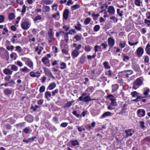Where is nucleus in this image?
Segmentation results:
<instances>
[{
	"label": "nucleus",
	"mask_w": 150,
	"mask_h": 150,
	"mask_svg": "<svg viewBox=\"0 0 150 150\" xmlns=\"http://www.w3.org/2000/svg\"><path fill=\"white\" fill-rule=\"evenodd\" d=\"M21 27L24 30H27L30 27L29 23L27 21L23 22L21 24Z\"/></svg>",
	"instance_id": "obj_1"
},
{
	"label": "nucleus",
	"mask_w": 150,
	"mask_h": 150,
	"mask_svg": "<svg viewBox=\"0 0 150 150\" xmlns=\"http://www.w3.org/2000/svg\"><path fill=\"white\" fill-rule=\"evenodd\" d=\"M144 52V50L142 47H139L137 51V55L139 57H141L142 55Z\"/></svg>",
	"instance_id": "obj_2"
},
{
	"label": "nucleus",
	"mask_w": 150,
	"mask_h": 150,
	"mask_svg": "<svg viewBox=\"0 0 150 150\" xmlns=\"http://www.w3.org/2000/svg\"><path fill=\"white\" fill-rule=\"evenodd\" d=\"M44 69L45 74L48 76V77H51L52 78L54 79V77L52 75L50 70L47 69L45 68H43Z\"/></svg>",
	"instance_id": "obj_3"
},
{
	"label": "nucleus",
	"mask_w": 150,
	"mask_h": 150,
	"mask_svg": "<svg viewBox=\"0 0 150 150\" xmlns=\"http://www.w3.org/2000/svg\"><path fill=\"white\" fill-rule=\"evenodd\" d=\"M69 13V10H65L63 14V17L65 20H67V19Z\"/></svg>",
	"instance_id": "obj_4"
},
{
	"label": "nucleus",
	"mask_w": 150,
	"mask_h": 150,
	"mask_svg": "<svg viewBox=\"0 0 150 150\" xmlns=\"http://www.w3.org/2000/svg\"><path fill=\"white\" fill-rule=\"evenodd\" d=\"M108 44L109 46L110 47H112L114 43V40L113 38H110L108 39Z\"/></svg>",
	"instance_id": "obj_5"
},
{
	"label": "nucleus",
	"mask_w": 150,
	"mask_h": 150,
	"mask_svg": "<svg viewBox=\"0 0 150 150\" xmlns=\"http://www.w3.org/2000/svg\"><path fill=\"white\" fill-rule=\"evenodd\" d=\"M137 114L138 116L140 115L142 116H144L145 115V111L143 109H139L137 110Z\"/></svg>",
	"instance_id": "obj_6"
},
{
	"label": "nucleus",
	"mask_w": 150,
	"mask_h": 150,
	"mask_svg": "<svg viewBox=\"0 0 150 150\" xmlns=\"http://www.w3.org/2000/svg\"><path fill=\"white\" fill-rule=\"evenodd\" d=\"M142 82L140 78H138L134 82V84L137 86H139L142 84Z\"/></svg>",
	"instance_id": "obj_7"
},
{
	"label": "nucleus",
	"mask_w": 150,
	"mask_h": 150,
	"mask_svg": "<svg viewBox=\"0 0 150 150\" xmlns=\"http://www.w3.org/2000/svg\"><path fill=\"white\" fill-rule=\"evenodd\" d=\"M25 119L29 122H32L33 121V117L31 115H30L26 116L25 117Z\"/></svg>",
	"instance_id": "obj_8"
},
{
	"label": "nucleus",
	"mask_w": 150,
	"mask_h": 150,
	"mask_svg": "<svg viewBox=\"0 0 150 150\" xmlns=\"http://www.w3.org/2000/svg\"><path fill=\"white\" fill-rule=\"evenodd\" d=\"M4 73L6 75H11L12 74V71L8 69H5L3 71Z\"/></svg>",
	"instance_id": "obj_9"
},
{
	"label": "nucleus",
	"mask_w": 150,
	"mask_h": 150,
	"mask_svg": "<svg viewBox=\"0 0 150 150\" xmlns=\"http://www.w3.org/2000/svg\"><path fill=\"white\" fill-rule=\"evenodd\" d=\"M84 99V101L85 102H87L88 101H91L92 100H96L95 99H91L90 98V97L89 96H87L83 98Z\"/></svg>",
	"instance_id": "obj_10"
},
{
	"label": "nucleus",
	"mask_w": 150,
	"mask_h": 150,
	"mask_svg": "<svg viewBox=\"0 0 150 150\" xmlns=\"http://www.w3.org/2000/svg\"><path fill=\"white\" fill-rule=\"evenodd\" d=\"M56 85L54 83H52L50 84L48 87V89L50 90H52L55 87Z\"/></svg>",
	"instance_id": "obj_11"
},
{
	"label": "nucleus",
	"mask_w": 150,
	"mask_h": 150,
	"mask_svg": "<svg viewBox=\"0 0 150 150\" xmlns=\"http://www.w3.org/2000/svg\"><path fill=\"white\" fill-rule=\"evenodd\" d=\"M68 34H70L71 35L72 34V33L71 32H70V30L69 31V32L66 33H65V35H64V38H65V37H66L67 38H66L65 39V40L66 42H67L68 41Z\"/></svg>",
	"instance_id": "obj_12"
},
{
	"label": "nucleus",
	"mask_w": 150,
	"mask_h": 150,
	"mask_svg": "<svg viewBox=\"0 0 150 150\" xmlns=\"http://www.w3.org/2000/svg\"><path fill=\"white\" fill-rule=\"evenodd\" d=\"M50 30L48 32V35L50 38L52 39L53 36V34L52 33V28H50Z\"/></svg>",
	"instance_id": "obj_13"
},
{
	"label": "nucleus",
	"mask_w": 150,
	"mask_h": 150,
	"mask_svg": "<svg viewBox=\"0 0 150 150\" xmlns=\"http://www.w3.org/2000/svg\"><path fill=\"white\" fill-rule=\"evenodd\" d=\"M126 72H130V74H128L126 75V78L128 77H129V75H130L131 74H132L133 73V71L131 70H125L124 71H122V72H124L126 73Z\"/></svg>",
	"instance_id": "obj_14"
},
{
	"label": "nucleus",
	"mask_w": 150,
	"mask_h": 150,
	"mask_svg": "<svg viewBox=\"0 0 150 150\" xmlns=\"http://www.w3.org/2000/svg\"><path fill=\"white\" fill-rule=\"evenodd\" d=\"M72 54L74 56L76 57L78 55L79 52L78 51L75 50L73 51Z\"/></svg>",
	"instance_id": "obj_15"
},
{
	"label": "nucleus",
	"mask_w": 150,
	"mask_h": 150,
	"mask_svg": "<svg viewBox=\"0 0 150 150\" xmlns=\"http://www.w3.org/2000/svg\"><path fill=\"white\" fill-rule=\"evenodd\" d=\"M4 93L6 95L10 94L11 93V91L8 89H5L4 91Z\"/></svg>",
	"instance_id": "obj_16"
},
{
	"label": "nucleus",
	"mask_w": 150,
	"mask_h": 150,
	"mask_svg": "<svg viewBox=\"0 0 150 150\" xmlns=\"http://www.w3.org/2000/svg\"><path fill=\"white\" fill-rule=\"evenodd\" d=\"M111 115V113L109 112H105L102 115V117H105L106 116H110Z\"/></svg>",
	"instance_id": "obj_17"
},
{
	"label": "nucleus",
	"mask_w": 150,
	"mask_h": 150,
	"mask_svg": "<svg viewBox=\"0 0 150 150\" xmlns=\"http://www.w3.org/2000/svg\"><path fill=\"white\" fill-rule=\"evenodd\" d=\"M15 17V15L13 13H10L8 15V18L10 20L13 19Z\"/></svg>",
	"instance_id": "obj_18"
},
{
	"label": "nucleus",
	"mask_w": 150,
	"mask_h": 150,
	"mask_svg": "<svg viewBox=\"0 0 150 150\" xmlns=\"http://www.w3.org/2000/svg\"><path fill=\"white\" fill-rule=\"evenodd\" d=\"M80 7V5L78 4H75L71 7V9H76L79 8Z\"/></svg>",
	"instance_id": "obj_19"
},
{
	"label": "nucleus",
	"mask_w": 150,
	"mask_h": 150,
	"mask_svg": "<svg viewBox=\"0 0 150 150\" xmlns=\"http://www.w3.org/2000/svg\"><path fill=\"white\" fill-rule=\"evenodd\" d=\"M71 144L74 146L79 144V143L78 141L76 140H72L71 141Z\"/></svg>",
	"instance_id": "obj_20"
},
{
	"label": "nucleus",
	"mask_w": 150,
	"mask_h": 150,
	"mask_svg": "<svg viewBox=\"0 0 150 150\" xmlns=\"http://www.w3.org/2000/svg\"><path fill=\"white\" fill-rule=\"evenodd\" d=\"M91 19L90 18H86L84 21V23L85 25L88 24L90 22Z\"/></svg>",
	"instance_id": "obj_21"
},
{
	"label": "nucleus",
	"mask_w": 150,
	"mask_h": 150,
	"mask_svg": "<svg viewBox=\"0 0 150 150\" xmlns=\"http://www.w3.org/2000/svg\"><path fill=\"white\" fill-rule=\"evenodd\" d=\"M11 69L12 70L16 71L18 70V67L15 65H13L11 66Z\"/></svg>",
	"instance_id": "obj_22"
},
{
	"label": "nucleus",
	"mask_w": 150,
	"mask_h": 150,
	"mask_svg": "<svg viewBox=\"0 0 150 150\" xmlns=\"http://www.w3.org/2000/svg\"><path fill=\"white\" fill-rule=\"evenodd\" d=\"M48 59V58L46 57H43L42 59V62L45 64H47V62H45V61L47 60Z\"/></svg>",
	"instance_id": "obj_23"
},
{
	"label": "nucleus",
	"mask_w": 150,
	"mask_h": 150,
	"mask_svg": "<svg viewBox=\"0 0 150 150\" xmlns=\"http://www.w3.org/2000/svg\"><path fill=\"white\" fill-rule=\"evenodd\" d=\"M51 95V93L49 91L45 93V97L46 98H47L48 97H50Z\"/></svg>",
	"instance_id": "obj_24"
},
{
	"label": "nucleus",
	"mask_w": 150,
	"mask_h": 150,
	"mask_svg": "<svg viewBox=\"0 0 150 150\" xmlns=\"http://www.w3.org/2000/svg\"><path fill=\"white\" fill-rule=\"evenodd\" d=\"M110 99L111 101V105L112 106H114L115 105V100L113 98H110Z\"/></svg>",
	"instance_id": "obj_25"
},
{
	"label": "nucleus",
	"mask_w": 150,
	"mask_h": 150,
	"mask_svg": "<svg viewBox=\"0 0 150 150\" xmlns=\"http://www.w3.org/2000/svg\"><path fill=\"white\" fill-rule=\"evenodd\" d=\"M45 87L44 86H41L40 89L39 91L41 93H42L45 90Z\"/></svg>",
	"instance_id": "obj_26"
},
{
	"label": "nucleus",
	"mask_w": 150,
	"mask_h": 150,
	"mask_svg": "<svg viewBox=\"0 0 150 150\" xmlns=\"http://www.w3.org/2000/svg\"><path fill=\"white\" fill-rule=\"evenodd\" d=\"M100 29V26L98 25H96L94 28V30L95 31H97Z\"/></svg>",
	"instance_id": "obj_27"
},
{
	"label": "nucleus",
	"mask_w": 150,
	"mask_h": 150,
	"mask_svg": "<svg viewBox=\"0 0 150 150\" xmlns=\"http://www.w3.org/2000/svg\"><path fill=\"white\" fill-rule=\"evenodd\" d=\"M135 4L137 6H140V0H136L134 2Z\"/></svg>",
	"instance_id": "obj_28"
},
{
	"label": "nucleus",
	"mask_w": 150,
	"mask_h": 150,
	"mask_svg": "<svg viewBox=\"0 0 150 150\" xmlns=\"http://www.w3.org/2000/svg\"><path fill=\"white\" fill-rule=\"evenodd\" d=\"M72 102H73L72 101L67 102V103H66V105L64 107H70L72 105Z\"/></svg>",
	"instance_id": "obj_29"
},
{
	"label": "nucleus",
	"mask_w": 150,
	"mask_h": 150,
	"mask_svg": "<svg viewBox=\"0 0 150 150\" xmlns=\"http://www.w3.org/2000/svg\"><path fill=\"white\" fill-rule=\"evenodd\" d=\"M42 19V17L40 16H36L34 18V20L35 21H36L38 20H41Z\"/></svg>",
	"instance_id": "obj_30"
},
{
	"label": "nucleus",
	"mask_w": 150,
	"mask_h": 150,
	"mask_svg": "<svg viewBox=\"0 0 150 150\" xmlns=\"http://www.w3.org/2000/svg\"><path fill=\"white\" fill-rule=\"evenodd\" d=\"M108 62H105L103 63V65L105 68H107L108 69H109L110 68V66H108Z\"/></svg>",
	"instance_id": "obj_31"
},
{
	"label": "nucleus",
	"mask_w": 150,
	"mask_h": 150,
	"mask_svg": "<svg viewBox=\"0 0 150 150\" xmlns=\"http://www.w3.org/2000/svg\"><path fill=\"white\" fill-rule=\"evenodd\" d=\"M30 76L32 77H38L39 76H40V75H38L36 76L35 74L34 73V72H31L30 73Z\"/></svg>",
	"instance_id": "obj_32"
},
{
	"label": "nucleus",
	"mask_w": 150,
	"mask_h": 150,
	"mask_svg": "<svg viewBox=\"0 0 150 150\" xmlns=\"http://www.w3.org/2000/svg\"><path fill=\"white\" fill-rule=\"evenodd\" d=\"M74 38L76 39V41L79 40H81V37L78 35H75L74 37Z\"/></svg>",
	"instance_id": "obj_33"
},
{
	"label": "nucleus",
	"mask_w": 150,
	"mask_h": 150,
	"mask_svg": "<svg viewBox=\"0 0 150 150\" xmlns=\"http://www.w3.org/2000/svg\"><path fill=\"white\" fill-rule=\"evenodd\" d=\"M61 67H60V68L62 69H64L66 67V64L64 62H63L61 64Z\"/></svg>",
	"instance_id": "obj_34"
},
{
	"label": "nucleus",
	"mask_w": 150,
	"mask_h": 150,
	"mask_svg": "<svg viewBox=\"0 0 150 150\" xmlns=\"http://www.w3.org/2000/svg\"><path fill=\"white\" fill-rule=\"evenodd\" d=\"M138 93L136 91H134L133 92H132L131 93V94L132 95V96L133 97H135L136 96H137Z\"/></svg>",
	"instance_id": "obj_35"
},
{
	"label": "nucleus",
	"mask_w": 150,
	"mask_h": 150,
	"mask_svg": "<svg viewBox=\"0 0 150 150\" xmlns=\"http://www.w3.org/2000/svg\"><path fill=\"white\" fill-rule=\"evenodd\" d=\"M145 23L147 24V26L149 27L150 26V21L145 19L144 20Z\"/></svg>",
	"instance_id": "obj_36"
},
{
	"label": "nucleus",
	"mask_w": 150,
	"mask_h": 150,
	"mask_svg": "<svg viewBox=\"0 0 150 150\" xmlns=\"http://www.w3.org/2000/svg\"><path fill=\"white\" fill-rule=\"evenodd\" d=\"M4 20V17L3 15L0 16V23L3 22Z\"/></svg>",
	"instance_id": "obj_37"
},
{
	"label": "nucleus",
	"mask_w": 150,
	"mask_h": 150,
	"mask_svg": "<svg viewBox=\"0 0 150 150\" xmlns=\"http://www.w3.org/2000/svg\"><path fill=\"white\" fill-rule=\"evenodd\" d=\"M110 19L111 20H113L115 22H117L118 21L117 19L114 16L110 17Z\"/></svg>",
	"instance_id": "obj_38"
},
{
	"label": "nucleus",
	"mask_w": 150,
	"mask_h": 150,
	"mask_svg": "<svg viewBox=\"0 0 150 150\" xmlns=\"http://www.w3.org/2000/svg\"><path fill=\"white\" fill-rule=\"evenodd\" d=\"M144 62L146 63H148L149 62V58L147 56L145 57Z\"/></svg>",
	"instance_id": "obj_39"
},
{
	"label": "nucleus",
	"mask_w": 150,
	"mask_h": 150,
	"mask_svg": "<svg viewBox=\"0 0 150 150\" xmlns=\"http://www.w3.org/2000/svg\"><path fill=\"white\" fill-rule=\"evenodd\" d=\"M139 123L141 124L140 127L141 128H144L145 127V126L144 125V122L143 121H140Z\"/></svg>",
	"instance_id": "obj_40"
},
{
	"label": "nucleus",
	"mask_w": 150,
	"mask_h": 150,
	"mask_svg": "<svg viewBox=\"0 0 150 150\" xmlns=\"http://www.w3.org/2000/svg\"><path fill=\"white\" fill-rule=\"evenodd\" d=\"M16 50H19L20 52H21L22 51V49L20 46H17L16 47Z\"/></svg>",
	"instance_id": "obj_41"
},
{
	"label": "nucleus",
	"mask_w": 150,
	"mask_h": 150,
	"mask_svg": "<svg viewBox=\"0 0 150 150\" xmlns=\"http://www.w3.org/2000/svg\"><path fill=\"white\" fill-rule=\"evenodd\" d=\"M43 100L42 99L38 101V103L39 105H41L43 103Z\"/></svg>",
	"instance_id": "obj_42"
},
{
	"label": "nucleus",
	"mask_w": 150,
	"mask_h": 150,
	"mask_svg": "<svg viewBox=\"0 0 150 150\" xmlns=\"http://www.w3.org/2000/svg\"><path fill=\"white\" fill-rule=\"evenodd\" d=\"M85 50L87 52H89L90 50V47L89 46H86L85 47Z\"/></svg>",
	"instance_id": "obj_43"
},
{
	"label": "nucleus",
	"mask_w": 150,
	"mask_h": 150,
	"mask_svg": "<svg viewBox=\"0 0 150 150\" xmlns=\"http://www.w3.org/2000/svg\"><path fill=\"white\" fill-rule=\"evenodd\" d=\"M24 132L26 133H29L30 130L27 128H25L23 130Z\"/></svg>",
	"instance_id": "obj_44"
},
{
	"label": "nucleus",
	"mask_w": 150,
	"mask_h": 150,
	"mask_svg": "<svg viewBox=\"0 0 150 150\" xmlns=\"http://www.w3.org/2000/svg\"><path fill=\"white\" fill-rule=\"evenodd\" d=\"M67 123L66 122H63L61 124V126L63 127H66L67 125Z\"/></svg>",
	"instance_id": "obj_45"
},
{
	"label": "nucleus",
	"mask_w": 150,
	"mask_h": 150,
	"mask_svg": "<svg viewBox=\"0 0 150 150\" xmlns=\"http://www.w3.org/2000/svg\"><path fill=\"white\" fill-rule=\"evenodd\" d=\"M117 13L120 16H122V11H120V10H117Z\"/></svg>",
	"instance_id": "obj_46"
},
{
	"label": "nucleus",
	"mask_w": 150,
	"mask_h": 150,
	"mask_svg": "<svg viewBox=\"0 0 150 150\" xmlns=\"http://www.w3.org/2000/svg\"><path fill=\"white\" fill-rule=\"evenodd\" d=\"M72 113L74 115H75L77 117H79L80 116L79 114H77L76 111H74Z\"/></svg>",
	"instance_id": "obj_47"
},
{
	"label": "nucleus",
	"mask_w": 150,
	"mask_h": 150,
	"mask_svg": "<svg viewBox=\"0 0 150 150\" xmlns=\"http://www.w3.org/2000/svg\"><path fill=\"white\" fill-rule=\"evenodd\" d=\"M149 91V89L148 88L144 92V95H147L148 94V92Z\"/></svg>",
	"instance_id": "obj_48"
},
{
	"label": "nucleus",
	"mask_w": 150,
	"mask_h": 150,
	"mask_svg": "<svg viewBox=\"0 0 150 150\" xmlns=\"http://www.w3.org/2000/svg\"><path fill=\"white\" fill-rule=\"evenodd\" d=\"M11 29L13 31H15L16 30V27L14 25H12L11 26Z\"/></svg>",
	"instance_id": "obj_49"
},
{
	"label": "nucleus",
	"mask_w": 150,
	"mask_h": 150,
	"mask_svg": "<svg viewBox=\"0 0 150 150\" xmlns=\"http://www.w3.org/2000/svg\"><path fill=\"white\" fill-rule=\"evenodd\" d=\"M129 58L128 56H126L125 55H123V60L124 61H125L126 59L127 60H128Z\"/></svg>",
	"instance_id": "obj_50"
},
{
	"label": "nucleus",
	"mask_w": 150,
	"mask_h": 150,
	"mask_svg": "<svg viewBox=\"0 0 150 150\" xmlns=\"http://www.w3.org/2000/svg\"><path fill=\"white\" fill-rule=\"evenodd\" d=\"M145 50L148 54H150V48H146Z\"/></svg>",
	"instance_id": "obj_51"
},
{
	"label": "nucleus",
	"mask_w": 150,
	"mask_h": 150,
	"mask_svg": "<svg viewBox=\"0 0 150 150\" xmlns=\"http://www.w3.org/2000/svg\"><path fill=\"white\" fill-rule=\"evenodd\" d=\"M28 69L26 67H25L24 68L21 69V71L23 72L28 71Z\"/></svg>",
	"instance_id": "obj_52"
},
{
	"label": "nucleus",
	"mask_w": 150,
	"mask_h": 150,
	"mask_svg": "<svg viewBox=\"0 0 150 150\" xmlns=\"http://www.w3.org/2000/svg\"><path fill=\"white\" fill-rule=\"evenodd\" d=\"M28 66L29 67H32V66L33 65V63L31 62L28 61Z\"/></svg>",
	"instance_id": "obj_53"
},
{
	"label": "nucleus",
	"mask_w": 150,
	"mask_h": 150,
	"mask_svg": "<svg viewBox=\"0 0 150 150\" xmlns=\"http://www.w3.org/2000/svg\"><path fill=\"white\" fill-rule=\"evenodd\" d=\"M144 140L145 141H148L149 142H150V137H148L145 138L144 139Z\"/></svg>",
	"instance_id": "obj_54"
},
{
	"label": "nucleus",
	"mask_w": 150,
	"mask_h": 150,
	"mask_svg": "<svg viewBox=\"0 0 150 150\" xmlns=\"http://www.w3.org/2000/svg\"><path fill=\"white\" fill-rule=\"evenodd\" d=\"M72 4V1L71 0H69L67 2V5L69 6L70 4Z\"/></svg>",
	"instance_id": "obj_55"
},
{
	"label": "nucleus",
	"mask_w": 150,
	"mask_h": 150,
	"mask_svg": "<svg viewBox=\"0 0 150 150\" xmlns=\"http://www.w3.org/2000/svg\"><path fill=\"white\" fill-rule=\"evenodd\" d=\"M17 64L20 67H21L22 66V63L20 61H18L17 62Z\"/></svg>",
	"instance_id": "obj_56"
},
{
	"label": "nucleus",
	"mask_w": 150,
	"mask_h": 150,
	"mask_svg": "<svg viewBox=\"0 0 150 150\" xmlns=\"http://www.w3.org/2000/svg\"><path fill=\"white\" fill-rule=\"evenodd\" d=\"M115 10H108V12L111 14H113L114 13Z\"/></svg>",
	"instance_id": "obj_57"
},
{
	"label": "nucleus",
	"mask_w": 150,
	"mask_h": 150,
	"mask_svg": "<svg viewBox=\"0 0 150 150\" xmlns=\"http://www.w3.org/2000/svg\"><path fill=\"white\" fill-rule=\"evenodd\" d=\"M58 92V89H56L55 90H54V91H52V93L53 95H55V93H57Z\"/></svg>",
	"instance_id": "obj_58"
},
{
	"label": "nucleus",
	"mask_w": 150,
	"mask_h": 150,
	"mask_svg": "<svg viewBox=\"0 0 150 150\" xmlns=\"http://www.w3.org/2000/svg\"><path fill=\"white\" fill-rule=\"evenodd\" d=\"M11 78V76H6L5 77V80H7V81H8Z\"/></svg>",
	"instance_id": "obj_59"
},
{
	"label": "nucleus",
	"mask_w": 150,
	"mask_h": 150,
	"mask_svg": "<svg viewBox=\"0 0 150 150\" xmlns=\"http://www.w3.org/2000/svg\"><path fill=\"white\" fill-rule=\"evenodd\" d=\"M75 28L78 30H80L81 29V28L78 26H75Z\"/></svg>",
	"instance_id": "obj_60"
},
{
	"label": "nucleus",
	"mask_w": 150,
	"mask_h": 150,
	"mask_svg": "<svg viewBox=\"0 0 150 150\" xmlns=\"http://www.w3.org/2000/svg\"><path fill=\"white\" fill-rule=\"evenodd\" d=\"M27 2L30 4H32L33 1L32 0H27Z\"/></svg>",
	"instance_id": "obj_61"
},
{
	"label": "nucleus",
	"mask_w": 150,
	"mask_h": 150,
	"mask_svg": "<svg viewBox=\"0 0 150 150\" xmlns=\"http://www.w3.org/2000/svg\"><path fill=\"white\" fill-rule=\"evenodd\" d=\"M79 99L80 101H84L83 98L82 96H80L79 98Z\"/></svg>",
	"instance_id": "obj_62"
},
{
	"label": "nucleus",
	"mask_w": 150,
	"mask_h": 150,
	"mask_svg": "<svg viewBox=\"0 0 150 150\" xmlns=\"http://www.w3.org/2000/svg\"><path fill=\"white\" fill-rule=\"evenodd\" d=\"M98 45H96L95 47V52H97L98 51Z\"/></svg>",
	"instance_id": "obj_63"
},
{
	"label": "nucleus",
	"mask_w": 150,
	"mask_h": 150,
	"mask_svg": "<svg viewBox=\"0 0 150 150\" xmlns=\"http://www.w3.org/2000/svg\"><path fill=\"white\" fill-rule=\"evenodd\" d=\"M101 45L102 46H103V48L105 49V48H106V47H107V44H105L104 43H103Z\"/></svg>",
	"instance_id": "obj_64"
}]
</instances>
